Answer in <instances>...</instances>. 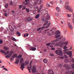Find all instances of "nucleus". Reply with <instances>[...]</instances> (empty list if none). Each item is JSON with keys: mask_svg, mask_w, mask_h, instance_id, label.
Returning <instances> with one entry per match:
<instances>
[{"mask_svg": "<svg viewBox=\"0 0 74 74\" xmlns=\"http://www.w3.org/2000/svg\"><path fill=\"white\" fill-rule=\"evenodd\" d=\"M71 61L72 62H74V59L73 58H72L71 60Z\"/></svg>", "mask_w": 74, "mask_h": 74, "instance_id": "nucleus-62", "label": "nucleus"}, {"mask_svg": "<svg viewBox=\"0 0 74 74\" xmlns=\"http://www.w3.org/2000/svg\"><path fill=\"white\" fill-rule=\"evenodd\" d=\"M16 34L17 36H21V34H20V33H19L18 31L17 32Z\"/></svg>", "mask_w": 74, "mask_h": 74, "instance_id": "nucleus-31", "label": "nucleus"}, {"mask_svg": "<svg viewBox=\"0 0 74 74\" xmlns=\"http://www.w3.org/2000/svg\"><path fill=\"white\" fill-rule=\"evenodd\" d=\"M41 21L42 22H45V21H46V19L45 18H43L42 19Z\"/></svg>", "mask_w": 74, "mask_h": 74, "instance_id": "nucleus-23", "label": "nucleus"}, {"mask_svg": "<svg viewBox=\"0 0 74 74\" xmlns=\"http://www.w3.org/2000/svg\"><path fill=\"white\" fill-rule=\"evenodd\" d=\"M72 69H74V64H72Z\"/></svg>", "mask_w": 74, "mask_h": 74, "instance_id": "nucleus-58", "label": "nucleus"}, {"mask_svg": "<svg viewBox=\"0 0 74 74\" xmlns=\"http://www.w3.org/2000/svg\"><path fill=\"white\" fill-rule=\"evenodd\" d=\"M19 58L17 59L15 62V63L18 64L19 63Z\"/></svg>", "mask_w": 74, "mask_h": 74, "instance_id": "nucleus-18", "label": "nucleus"}, {"mask_svg": "<svg viewBox=\"0 0 74 74\" xmlns=\"http://www.w3.org/2000/svg\"><path fill=\"white\" fill-rule=\"evenodd\" d=\"M69 4V2H66L65 5L66 9L69 12H73V9L70 8V6L68 5Z\"/></svg>", "mask_w": 74, "mask_h": 74, "instance_id": "nucleus-1", "label": "nucleus"}, {"mask_svg": "<svg viewBox=\"0 0 74 74\" xmlns=\"http://www.w3.org/2000/svg\"><path fill=\"white\" fill-rule=\"evenodd\" d=\"M64 53H66L67 55H69V58L72 57V52L71 51H67V49H65L64 50Z\"/></svg>", "mask_w": 74, "mask_h": 74, "instance_id": "nucleus-2", "label": "nucleus"}, {"mask_svg": "<svg viewBox=\"0 0 74 74\" xmlns=\"http://www.w3.org/2000/svg\"><path fill=\"white\" fill-rule=\"evenodd\" d=\"M32 19L33 18H31L30 17H26L25 18V21L27 22H30V21H32Z\"/></svg>", "mask_w": 74, "mask_h": 74, "instance_id": "nucleus-6", "label": "nucleus"}, {"mask_svg": "<svg viewBox=\"0 0 74 74\" xmlns=\"http://www.w3.org/2000/svg\"><path fill=\"white\" fill-rule=\"evenodd\" d=\"M55 52L56 54L58 55H60V56H62L63 54V53L62 52V51L59 50L55 51Z\"/></svg>", "mask_w": 74, "mask_h": 74, "instance_id": "nucleus-3", "label": "nucleus"}, {"mask_svg": "<svg viewBox=\"0 0 74 74\" xmlns=\"http://www.w3.org/2000/svg\"><path fill=\"white\" fill-rule=\"evenodd\" d=\"M68 17H70L71 16V15H69V14H67Z\"/></svg>", "mask_w": 74, "mask_h": 74, "instance_id": "nucleus-63", "label": "nucleus"}, {"mask_svg": "<svg viewBox=\"0 0 74 74\" xmlns=\"http://www.w3.org/2000/svg\"><path fill=\"white\" fill-rule=\"evenodd\" d=\"M9 52H10L9 51H7L6 53H5V55H7V54H8V53Z\"/></svg>", "mask_w": 74, "mask_h": 74, "instance_id": "nucleus-45", "label": "nucleus"}, {"mask_svg": "<svg viewBox=\"0 0 74 74\" xmlns=\"http://www.w3.org/2000/svg\"><path fill=\"white\" fill-rule=\"evenodd\" d=\"M45 28V27H42V28L41 27V29L42 30L43 29H44Z\"/></svg>", "mask_w": 74, "mask_h": 74, "instance_id": "nucleus-60", "label": "nucleus"}, {"mask_svg": "<svg viewBox=\"0 0 74 74\" xmlns=\"http://www.w3.org/2000/svg\"><path fill=\"white\" fill-rule=\"evenodd\" d=\"M70 74H74V72L72 70H71L69 72Z\"/></svg>", "mask_w": 74, "mask_h": 74, "instance_id": "nucleus-26", "label": "nucleus"}, {"mask_svg": "<svg viewBox=\"0 0 74 74\" xmlns=\"http://www.w3.org/2000/svg\"><path fill=\"white\" fill-rule=\"evenodd\" d=\"M51 23H49L46 26V28H48L49 27V25H50Z\"/></svg>", "mask_w": 74, "mask_h": 74, "instance_id": "nucleus-35", "label": "nucleus"}, {"mask_svg": "<svg viewBox=\"0 0 74 74\" xmlns=\"http://www.w3.org/2000/svg\"><path fill=\"white\" fill-rule=\"evenodd\" d=\"M4 48L5 50V51H7L8 49H9V47H4Z\"/></svg>", "mask_w": 74, "mask_h": 74, "instance_id": "nucleus-21", "label": "nucleus"}, {"mask_svg": "<svg viewBox=\"0 0 74 74\" xmlns=\"http://www.w3.org/2000/svg\"><path fill=\"white\" fill-rule=\"evenodd\" d=\"M62 66H63V64H59L58 65V67L59 68H60V67H62Z\"/></svg>", "mask_w": 74, "mask_h": 74, "instance_id": "nucleus-25", "label": "nucleus"}, {"mask_svg": "<svg viewBox=\"0 0 74 74\" xmlns=\"http://www.w3.org/2000/svg\"><path fill=\"white\" fill-rule=\"evenodd\" d=\"M40 16V15L39 14H37L35 17L36 19H38V18H39V16Z\"/></svg>", "mask_w": 74, "mask_h": 74, "instance_id": "nucleus-19", "label": "nucleus"}, {"mask_svg": "<svg viewBox=\"0 0 74 74\" xmlns=\"http://www.w3.org/2000/svg\"><path fill=\"white\" fill-rule=\"evenodd\" d=\"M32 71L33 72V73H36V67L33 66L32 70Z\"/></svg>", "mask_w": 74, "mask_h": 74, "instance_id": "nucleus-10", "label": "nucleus"}, {"mask_svg": "<svg viewBox=\"0 0 74 74\" xmlns=\"http://www.w3.org/2000/svg\"><path fill=\"white\" fill-rule=\"evenodd\" d=\"M65 39H66V38H64L62 40V42H64V41H65Z\"/></svg>", "mask_w": 74, "mask_h": 74, "instance_id": "nucleus-57", "label": "nucleus"}, {"mask_svg": "<svg viewBox=\"0 0 74 74\" xmlns=\"http://www.w3.org/2000/svg\"><path fill=\"white\" fill-rule=\"evenodd\" d=\"M3 70H5V71H7V70H8L7 69L5 68H3Z\"/></svg>", "mask_w": 74, "mask_h": 74, "instance_id": "nucleus-64", "label": "nucleus"}, {"mask_svg": "<svg viewBox=\"0 0 74 74\" xmlns=\"http://www.w3.org/2000/svg\"><path fill=\"white\" fill-rule=\"evenodd\" d=\"M56 33L57 34H59L60 33V32H59V31H56Z\"/></svg>", "mask_w": 74, "mask_h": 74, "instance_id": "nucleus-39", "label": "nucleus"}, {"mask_svg": "<svg viewBox=\"0 0 74 74\" xmlns=\"http://www.w3.org/2000/svg\"><path fill=\"white\" fill-rule=\"evenodd\" d=\"M60 38H61L60 37L58 39H56L55 40H52L51 41V42H57V41H59V39H60Z\"/></svg>", "mask_w": 74, "mask_h": 74, "instance_id": "nucleus-12", "label": "nucleus"}, {"mask_svg": "<svg viewBox=\"0 0 74 74\" xmlns=\"http://www.w3.org/2000/svg\"><path fill=\"white\" fill-rule=\"evenodd\" d=\"M30 65V67L28 66L27 67V69L28 70L29 73H30V72H30V69H32V65Z\"/></svg>", "mask_w": 74, "mask_h": 74, "instance_id": "nucleus-15", "label": "nucleus"}, {"mask_svg": "<svg viewBox=\"0 0 74 74\" xmlns=\"http://www.w3.org/2000/svg\"><path fill=\"white\" fill-rule=\"evenodd\" d=\"M43 62L44 63H47V62H48V61L47 60V59H45L43 60Z\"/></svg>", "mask_w": 74, "mask_h": 74, "instance_id": "nucleus-24", "label": "nucleus"}, {"mask_svg": "<svg viewBox=\"0 0 74 74\" xmlns=\"http://www.w3.org/2000/svg\"><path fill=\"white\" fill-rule=\"evenodd\" d=\"M33 61H31L29 63L30 65H32V62Z\"/></svg>", "mask_w": 74, "mask_h": 74, "instance_id": "nucleus-61", "label": "nucleus"}, {"mask_svg": "<svg viewBox=\"0 0 74 74\" xmlns=\"http://www.w3.org/2000/svg\"><path fill=\"white\" fill-rule=\"evenodd\" d=\"M41 3V0H36V2H34L32 4V5H35L37 4H40Z\"/></svg>", "mask_w": 74, "mask_h": 74, "instance_id": "nucleus-4", "label": "nucleus"}, {"mask_svg": "<svg viewBox=\"0 0 74 74\" xmlns=\"http://www.w3.org/2000/svg\"><path fill=\"white\" fill-rule=\"evenodd\" d=\"M22 57V55L21 54L19 55L17 57L18 58H19V59H20Z\"/></svg>", "mask_w": 74, "mask_h": 74, "instance_id": "nucleus-32", "label": "nucleus"}, {"mask_svg": "<svg viewBox=\"0 0 74 74\" xmlns=\"http://www.w3.org/2000/svg\"><path fill=\"white\" fill-rule=\"evenodd\" d=\"M8 7V3H7L5 5V8H7Z\"/></svg>", "mask_w": 74, "mask_h": 74, "instance_id": "nucleus-40", "label": "nucleus"}, {"mask_svg": "<svg viewBox=\"0 0 74 74\" xmlns=\"http://www.w3.org/2000/svg\"><path fill=\"white\" fill-rule=\"evenodd\" d=\"M41 29V27H40L39 28H38L37 29V31H39V30H40Z\"/></svg>", "mask_w": 74, "mask_h": 74, "instance_id": "nucleus-47", "label": "nucleus"}, {"mask_svg": "<svg viewBox=\"0 0 74 74\" xmlns=\"http://www.w3.org/2000/svg\"><path fill=\"white\" fill-rule=\"evenodd\" d=\"M56 10L57 11H58V12H59L60 11V8H59L56 7Z\"/></svg>", "mask_w": 74, "mask_h": 74, "instance_id": "nucleus-36", "label": "nucleus"}, {"mask_svg": "<svg viewBox=\"0 0 74 74\" xmlns=\"http://www.w3.org/2000/svg\"><path fill=\"white\" fill-rule=\"evenodd\" d=\"M68 25L70 29V30H72V29H73V26L71 25V24L70 23H68Z\"/></svg>", "mask_w": 74, "mask_h": 74, "instance_id": "nucleus-11", "label": "nucleus"}, {"mask_svg": "<svg viewBox=\"0 0 74 74\" xmlns=\"http://www.w3.org/2000/svg\"><path fill=\"white\" fill-rule=\"evenodd\" d=\"M55 15L57 16H59V14L58 13H56Z\"/></svg>", "mask_w": 74, "mask_h": 74, "instance_id": "nucleus-55", "label": "nucleus"}, {"mask_svg": "<svg viewBox=\"0 0 74 74\" xmlns=\"http://www.w3.org/2000/svg\"><path fill=\"white\" fill-rule=\"evenodd\" d=\"M49 15H48L47 17V19H49Z\"/></svg>", "mask_w": 74, "mask_h": 74, "instance_id": "nucleus-59", "label": "nucleus"}, {"mask_svg": "<svg viewBox=\"0 0 74 74\" xmlns=\"http://www.w3.org/2000/svg\"><path fill=\"white\" fill-rule=\"evenodd\" d=\"M65 66H66V70H71V68L69 66H68L67 65H65Z\"/></svg>", "mask_w": 74, "mask_h": 74, "instance_id": "nucleus-13", "label": "nucleus"}, {"mask_svg": "<svg viewBox=\"0 0 74 74\" xmlns=\"http://www.w3.org/2000/svg\"><path fill=\"white\" fill-rule=\"evenodd\" d=\"M15 57V55H13L12 56V58H10V60L11 61H12V60H14V58Z\"/></svg>", "mask_w": 74, "mask_h": 74, "instance_id": "nucleus-17", "label": "nucleus"}, {"mask_svg": "<svg viewBox=\"0 0 74 74\" xmlns=\"http://www.w3.org/2000/svg\"><path fill=\"white\" fill-rule=\"evenodd\" d=\"M26 6H25L23 7V10H25V9H26Z\"/></svg>", "mask_w": 74, "mask_h": 74, "instance_id": "nucleus-42", "label": "nucleus"}, {"mask_svg": "<svg viewBox=\"0 0 74 74\" xmlns=\"http://www.w3.org/2000/svg\"><path fill=\"white\" fill-rule=\"evenodd\" d=\"M23 62V58H22L20 59V63H22Z\"/></svg>", "mask_w": 74, "mask_h": 74, "instance_id": "nucleus-33", "label": "nucleus"}, {"mask_svg": "<svg viewBox=\"0 0 74 74\" xmlns=\"http://www.w3.org/2000/svg\"><path fill=\"white\" fill-rule=\"evenodd\" d=\"M35 10H38V6L36 5L35 6Z\"/></svg>", "mask_w": 74, "mask_h": 74, "instance_id": "nucleus-29", "label": "nucleus"}, {"mask_svg": "<svg viewBox=\"0 0 74 74\" xmlns=\"http://www.w3.org/2000/svg\"><path fill=\"white\" fill-rule=\"evenodd\" d=\"M21 24H18V27H21Z\"/></svg>", "mask_w": 74, "mask_h": 74, "instance_id": "nucleus-48", "label": "nucleus"}, {"mask_svg": "<svg viewBox=\"0 0 74 74\" xmlns=\"http://www.w3.org/2000/svg\"><path fill=\"white\" fill-rule=\"evenodd\" d=\"M29 63V62L28 61H26L25 62V64H28Z\"/></svg>", "mask_w": 74, "mask_h": 74, "instance_id": "nucleus-41", "label": "nucleus"}, {"mask_svg": "<svg viewBox=\"0 0 74 74\" xmlns=\"http://www.w3.org/2000/svg\"><path fill=\"white\" fill-rule=\"evenodd\" d=\"M0 52H1L2 53H5V51L3 50H0Z\"/></svg>", "mask_w": 74, "mask_h": 74, "instance_id": "nucleus-22", "label": "nucleus"}, {"mask_svg": "<svg viewBox=\"0 0 74 74\" xmlns=\"http://www.w3.org/2000/svg\"><path fill=\"white\" fill-rule=\"evenodd\" d=\"M12 55V52H10L6 56V57L7 58H10L11 56Z\"/></svg>", "mask_w": 74, "mask_h": 74, "instance_id": "nucleus-7", "label": "nucleus"}, {"mask_svg": "<svg viewBox=\"0 0 74 74\" xmlns=\"http://www.w3.org/2000/svg\"><path fill=\"white\" fill-rule=\"evenodd\" d=\"M26 11L27 12H29V9L27 8H26Z\"/></svg>", "mask_w": 74, "mask_h": 74, "instance_id": "nucleus-43", "label": "nucleus"}, {"mask_svg": "<svg viewBox=\"0 0 74 74\" xmlns=\"http://www.w3.org/2000/svg\"><path fill=\"white\" fill-rule=\"evenodd\" d=\"M58 44L60 46V47H63V44H66V45H67V44H68V42H66L65 43H63L62 42H58Z\"/></svg>", "mask_w": 74, "mask_h": 74, "instance_id": "nucleus-5", "label": "nucleus"}, {"mask_svg": "<svg viewBox=\"0 0 74 74\" xmlns=\"http://www.w3.org/2000/svg\"><path fill=\"white\" fill-rule=\"evenodd\" d=\"M19 9L22 8V5H20L19 6Z\"/></svg>", "mask_w": 74, "mask_h": 74, "instance_id": "nucleus-54", "label": "nucleus"}, {"mask_svg": "<svg viewBox=\"0 0 74 74\" xmlns=\"http://www.w3.org/2000/svg\"><path fill=\"white\" fill-rule=\"evenodd\" d=\"M65 74H69V73L68 72L66 71L65 73Z\"/></svg>", "mask_w": 74, "mask_h": 74, "instance_id": "nucleus-53", "label": "nucleus"}, {"mask_svg": "<svg viewBox=\"0 0 74 74\" xmlns=\"http://www.w3.org/2000/svg\"><path fill=\"white\" fill-rule=\"evenodd\" d=\"M48 21H47L43 24V26H46V25H47V24H48Z\"/></svg>", "mask_w": 74, "mask_h": 74, "instance_id": "nucleus-28", "label": "nucleus"}, {"mask_svg": "<svg viewBox=\"0 0 74 74\" xmlns=\"http://www.w3.org/2000/svg\"><path fill=\"white\" fill-rule=\"evenodd\" d=\"M60 35L58 34H56V35L55 36V38H58V37H59V36H60Z\"/></svg>", "mask_w": 74, "mask_h": 74, "instance_id": "nucleus-20", "label": "nucleus"}, {"mask_svg": "<svg viewBox=\"0 0 74 74\" xmlns=\"http://www.w3.org/2000/svg\"><path fill=\"white\" fill-rule=\"evenodd\" d=\"M13 27L14 29H17V28H18V26H17L16 25H13Z\"/></svg>", "mask_w": 74, "mask_h": 74, "instance_id": "nucleus-30", "label": "nucleus"}, {"mask_svg": "<svg viewBox=\"0 0 74 74\" xmlns=\"http://www.w3.org/2000/svg\"><path fill=\"white\" fill-rule=\"evenodd\" d=\"M9 27L10 29V30L12 31V32H13V31L14 30V28L12 27V26L9 25Z\"/></svg>", "mask_w": 74, "mask_h": 74, "instance_id": "nucleus-14", "label": "nucleus"}, {"mask_svg": "<svg viewBox=\"0 0 74 74\" xmlns=\"http://www.w3.org/2000/svg\"><path fill=\"white\" fill-rule=\"evenodd\" d=\"M11 40H13V41H16V39H15V38H14L12 37Z\"/></svg>", "mask_w": 74, "mask_h": 74, "instance_id": "nucleus-37", "label": "nucleus"}, {"mask_svg": "<svg viewBox=\"0 0 74 74\" xmlns=\"http://www.w3.org/2000/svg\"><path fill=\"white\" fill-rule=\"evenodd\" d=\"M46 5H47V7H50V5L48 4H46Z\"/></svg>", "mask_w": 74, "mask_h": 74, "instance_id": "nucleus-52", "label": "nucleus"}, {"mask_svg": "<svg viewBox=\"0 0 74 74\" xmlns=\"http://www.w3.org/2000/svg\"><path fill=\"white\" fill-rule=\"evenodd\" d=\"M64 49H67V47L66 46H64Z\"/></svg>", "mask_w": 74, "mask_h": 74, "instance_id": "nucleus-56", "label": "nucleus"}, {"mask_svg": "<svg viewBox=\"0 0 74 74\" xmlns=\"http://www.w3.org/2000/svg\"><path fill=\"white\" fill-rule=\"evenodd\" d=\"M4 15L5 16H7V13H4Z\"/></svg>", "mask_w": 74, "mask_h": 74, "instance_id": "nucleus-51", "label": "nucleus"}, {"mask_svg": "<svg viewBox=\"0 0 74 74\" xmlns=\"http://www.w3.org/2000/svg\"><path fill=\"white\" fill-rule=\"evenodd\" d=\"M41 10V9L40 8L37 11V12L38 13H39L40 12V10Z\"/></svg>", "mask_w": 74, "mask_h": 74, "instance_id": "nucleus-44", "label": "nucleus"}, {"mask_svg": "<svg viewBox=\"0 0 74 74\" xmlns=\"http://www.w3.org/2000/svg\"><path fill=\"white\" fill-rule=\"evenodd\" d=\"M51 45V43L49 42L46 44V45L47 46H49V45Z\"/></svg>", "mask_w": 74, "mask_h": 74, "instance_id": "nucleus-34", "label": "nucleus"}, {"mask_svg": "<svg viewBox=\"0 0 74 74\" xmlns=\"http://www.w3.org/2000/svg\"><path fill=\"white\" fill-rule=\"evenodd\" d=\"M10 5H13V3H12V1H11L10 3Z\"/></svg>", "mask_w": 74, "mask_h": 74, "instance_id": "nucleus-46", "label": "nucleus"}, {"mask_svg": "<svg viewBox=\"0 0 74 74\" xmlns=\"http://www.w3.org/2000/svg\"><path fill=\"white\" fill-rule=\"evenodd\" d=\"M25 66V64L24 63H22L21 65V69H22V70H23V69L24 68H25V67H24Z\"/></svg>", "mask_w": 74, "mask_h": 74, "instance_id": "nucleus-9", "label": "nucleus"}, {"mask_svg": "<svg viewBox=\"0 0 74 74\" xmlns=\"http://www.w3.org/2000/svg\"><path fill=\"white\" fill-rule=\"evenodd\" d=\"M48 74H54V73L52 70H49L48 71Z\"/></svg>", "mask_w": 74, "mask_h": 74, "instance_id": "nucleus-8", "label": "nucleus"}, {"mask_svg": "<svg viewBox=\"0 0 74 74\" xmlns=\"http://www.w3.org/2000/svg\"><path fill=\"white\" fill-rule=\"evenodd\" d=\"M49 55L50 56H54V54L53 53H50Z\"/></svg>", "mask_w": 74, "mask_h": 74, "instance_id": "nucleus-38", "label": "nucleus"}, {"mask_svg": "<svg viewBox=\"0 0 74 74\" xmlns=\"http://www.w3.org/2000/svg\"><path fill=\"white\" fill-rule=\"evenodd\" d=\"M56 42H53L51 43V45H55V44H56Z\"/></svg>", "mask_w": 74, "mask_h": 74, "instance_id": "nucleus-49", "label": "nucleus"}, {"mask_svg": "<svg viewBox=\"0 0 74 74\" xmlns=\"http://www.w3.org/2000/svg\"><path fill=\"white\" fill-rule=\"evenodd\" d=\"M44 5L43 4H42V5H40V7H41V8H42L43 7V6Z\"/></svg>", "mask_w": 74, "mask_h": 74, "instance_id": "nucleus-50", "label": "nucleus"}, {"mask_svg": "<svg viewBox=\"0 0 74 74\" xmlns=\"http://www.w3.org/2000/svg\"><path fill=\"white\" fill-rule=\"evenodd\" d=\"M29 34H24V37H27V36H29Z\"/></svg>", "mask_w": 74, "mask_h": 74, "instance_id": "nucleus-27", "label": "nucleus"}, {"mask_svg": "<svg viewBox=\"0 0 74 74\" xmlns=\"http://www.w3.org/2000/svg\"><path fill=\"white\" fill-rule=\"evenodd\" d=\"M29 48L31 49L32 50V51H34L36 50V47H30Z\"/></svg>", "mask_w": 74, "mask_h": 74, "instance_id": "nucleus-16", "label": "nucleus"}]
</instances>
